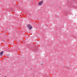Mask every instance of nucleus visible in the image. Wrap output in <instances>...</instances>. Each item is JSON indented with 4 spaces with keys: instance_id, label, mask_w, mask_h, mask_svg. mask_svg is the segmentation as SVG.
<instances>
[{
    "instance_id": "obj_4",
    "label": "nucleus",
    "mask_w": 77,
    "mask_h": 77,
    "mask_svg": "<svg viewBox=\"0 0 77 77\" xmlns=\"http://www.w3.org/2000/svg\"><path fill=\"white\" fill-rule=\"evenodd\" d=\"M4 77H6V76H5Z\"/></svg>"
},
{
    "instance_id": "obj_2",
    "label": "nucleus",
    "mask_w": 77,
    "mask_h": 77,
    "mask_svg": "<svg viewBox=\"0 0 77 77\" xmlns=\"http://www.w3.org/2000/svg\"><path fill=\"white\" fill-rule=\"evenodd\" d=\"M42 3H43V1H42L38 3V5L41 6V5H42Z\"/></svg>"
},
{
    "instance_id": "obj_1",
    "label": "nucleus",
    "mask_w": 77,
    "mask_h": 77,
    "mask_svg": "<svg viewBox=\"0 0 77 77\" xmlns=\"http://www.w3.org/2000/svg\"><path fill=\"white\" fill-rule=\"evenodd\" d=\"M27 27L28 28V29H29V30H31V29H32V27L30 25H28L27 26Z\"/></svg>"
},
{
    "instance_id": "obj_3",
    "label": "nucleus",
    "mask_w": 77,
    "mask_h": 77,
    "mask_svg": "<svg viewBox=\"0 0 77 77\" xmlns=\"http://www.w3.org/2000/svg\"><path fill=\"white\" fill-rule=\"evenodd\" d=\"M3 51H2V52H1L0 53V56H2V55L3 54Z\"/></svg>"
}]
</instances>
